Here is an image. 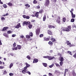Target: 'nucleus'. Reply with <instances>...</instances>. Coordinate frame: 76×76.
<instances>
[{
    "label": "nucleus",
    "instance_id": "nucleus-16",
    "mask_svg": "<svg viewBox=\"0 0 76 76\" xmlns=\"http://www.w3.org/2000/svg\"><path fill=\"white\" fill-rule=\"evenodd\" d=\"M35 16L37 17V18H38V16H39V12H37L35 13Z\"/></svg>",
    "mask_w": 76,
    "mask_h": 76
},
{
    "label": "nucleus",
    "instance_id": "nucleus-38",
    "mask_svg": "<svg viewBox=\"0 0 76 76\" xmlns=\"http://www.w3.org/2000/svg\"><path fill=\"white\" fill-rule=\"evenodd\" d=\"M33 3L34 4H36V3H37V1L35 0H34L33 1Z\"/></svg>",
    "mask_w": 76,
    "mask_h": 76
},
{
    "label": "nucleus",
    "instance_id": "nucleus-28",
    "mask_svg": "<svg viewBox=\"0 0 76 76\" xmlns=\"http://www.w3.org/2000/svg\"><path fill=\"white\" fill-rule=\"evenodd\" d=\"M12 50H18V48H17V47L15 48H12Z\"/></svg>",
    "mask_w": 76,
    "mask_h": 76
},
{
    "label": "nucleus",
    "instance_id": "nucleus-7",
    "mask_svg": "<svg viewBox=\"0 0 76 76\" xmlns=\"http://www.w3.org/2000/svg\"><path fill=\"white\" fill-rule=\"evenodd\" d=\"M23 24L24 25H29L30 24V22H27V21H24L23 22Z\"/></svg>",
    "mask_w": 76,
    "mask_h": 76
},
{
    "label": "nucleus",
    "instance_id": "nucleus-13",
    "mask_svg": "<svg viewBox=\"0 0 76 76\" xmlns=\"http://www.w3.org/2000/svg\"><path fill=\"white\" fill-rule=\"evenodd\" d=\"M8 28H9V27H4L3 28L2 31H5V30L7 29H8Z\"/></svg>",
    "mask_w": 76,
    "mask_h": 76
},
{
    "label": "nucleus",
    "instance_id": "nucleus-61",
    "mask_svg": "<svg viewBox=\"0 0 76 76\" xmlns=\"http://www.w3.org/2000/svg\"><path fill=\"white\" fill-rule=\"evenodd\" d=\"M67 1V0H62V1H64V2H65V1Z\"/></svg>",
    "mask_w": 76,
    "mask_h": 76
},
{
    "label": "nucleus",
    "instance_id": "nucleus-5",
    "mask_svg": "<svg viewBox=\"0 0 76 76\" xmlns=\"http://www.w3.org/2000/svg\"><path fill=\"white\" fill-rule=\"evenodd\" d=\"M20 27H21V26H20V23H19L15 27V28H17L18 29V28H19Z\"/></svg>",
    "mask_w": 76,
    "mask_h": 76
},
{
    "label": "nucleus",
    "instance_id": "nucleus-33",
    "mask_svg": "<svg viewBox=\"0 0 76 76\" xmlns=\"http://www.w3.org/2000/svg\"><path fill=\"white\" fill-rule=\"evenodd\" d=\"M51 39L52 40L53 42H55V41H56V39H55L51 38Z\"/></svg>",
    "mask_w": 76,
    "mask_h": 76
},
{
    "label": "nucleus",
    "instance_id": "nucleus-59",
    "mask_svg": "<svg viewBox=\"0 0 76 76\" xmlns=\"http://www.w3.org/2000/svg\"><path fill=\"white\" fill-rule=\"evenodd\" d=\"M23 16L24 18H26V16L25 15H23Z\"/></svg>",
    "mask_w": 76,
    "mask_h": 76
},
{
    "label": "nucleus",
    "instance_id": "nucleus-56",
    "mask_svg": "<svg viewBox=\"0 0 76 76\" xmlns=\"http://www.w3.org/2000/svg\"><path fill=\"white\" fill-rule=\"evenodd\" d=\"M75 15L74 14V15H72V18H75Z\"/></svg>",
    "mask_w": 76,
    "mask_h": 76
},
{
    "label": "nucleus",
    "instance_id": "nucleus-62",
    "mask_svg": "<svg viewBox=\"0 0 76 76\" xmlns=\"http://www.w3.org/2000/svg\"><path fill=\"white\" fill-rule=\"evenodd\" d=\"M70 12H71V15H73V12H72V11H70Z\"/></svg>",
    "mask_w": 76,
    "mask_h": 76
},
{
    "label": "nucleus",
    "instance_id": "nucleus-30",
    "mask_svg": "<svg viewBox=\"0 0 76 76\" xmlns=\"http://www.w3.org/2000/svg\"><path fill=\"white\" fill-rule=\"evenodd\" d=\"M26 38H28V39H29V38H30V36L29 35H26Z\"/></svg>",
    "mask_w": 76,
    "mask_h": 76
},
{
    "label": "nucleus",
    "instance_id": "nucleus-39",
    "mask_svg": "<svg viewBox=\"0 0 76 76\" xmlns=\"http://www.w3.org/2000/svg\"><path fill=\"white\" fill-rule=\"evenodd\" d=\"M48 75L49 76H53V74L51 73H49Z\"/></svg>",
    "mask_w": 76,
    "mask_h": 76
},
{
    "label": "nucleus",
    "instance_id": "nucleus-11",
    "mask_svg": "<svg viewBox=\"0 0 76 76\" xmlns=\"http://www.w3.org/2000/svg\"><path fill=\"white\" fill-rule=\"evenodd\" d=\"M3 35L4 37H6L7 38H9V36L7 35V34H6V33H5L3 34Z\"/></svg>",
    "mask_w": 76,
    "mask_h": 76
},
{
    "label": "nucleus",
    "instance_id": "nucleus-12",
    "mask_svg": "<svg viewBox=\"0 0 76 76\" xmlns=\"http://www.w3.org/2000/svg\"><path fill=\"white\" fill-rule=\"evenodd\" d=\"M59 60H60V61H61L62 62L64 60V59L63 58V57H61L59 58Z\"/></svg>",
    "mask_w": 76,
    "mask_h": 76
},
{
    "label": "nucleus",
    "instance_id": "nucleus-34",
    "mask_svg": "<svg viewBox=\"0 0 76 76\" xmlns=\"http://www.w3.org/2000/svg\"><path fill=\"white\" fill-rule=\"evenodd\" d=\"M71 22H75V19L73 18H72L71 20Z\"/></svg>",
    "mask_w": 76,
    "mask_h": 76
},
{
    "label": "nucleus",
    "instance_id": "nucleus-57",
    "mask_svg": "<svg viewBox=\"0 0 76 76\" xmlns=\"http://www.w3.org/2000/svg\"><path fill=\"white\" fill-rule=\"evenodd\" d=\"M68 72V69H66L65 70V72Z\"/></svg>",
    "mask_w": 76,
    "mask_h": 76
},
{
    "label": "nucleus",
    "instance_id": "nucleus-40",
    "mask_svg": "<svg viewBox=\"0 0 76 76\" xmlns=\"http://www.w3.org/2000/svg\"><path fill=\"white\" fill-rule=\"evenodd\" d=\"M1 20H5V18H4L2 16L1 17Z\"/></svg>",
    "mask_w": 76,
    "mask_h": 76
},
{
    "label": "nucleus",
    "instance_id": "nucleus-36",
    "mask_svg": "<svg viewBox=\"0 0 76 76\" xmlns=\"http://www.w3.org/2000/svg\"><path fill=\"white\" fill-rule=\"evenodd\" d=\"M3 7H4V8H7V5L6 4H4L3 5Z\"/></svg>",
    "mask_w": 76,
    "mask_h": 76
},
{
    "label": "nucleus",
    "instance_id": "nucleus-31",
    "mask_svg": "<svg viewBox=\"0 0 76 76\" xmlns=\"http://www.w3.org/2000/svg\"><path fill=\"white\" fill-rule=\"evenodd\" d=\"M32 25L30 24L28 25V28H29L30 29H31V28H32Z\"/></svg>",
    "mask_w": 76,
    "mask_h": 76
},
{
    "label": "nucleus",
    "instance_id": "nucleus-20",
    "mask_svg": "<svg viewBox=\"0 0 76 76\" xmlns=\"http://www.w3.org/2000/svg\"><path fill=\"white\" fill-rule=\"evenodd\" d=\"M13 66V63H11L10 64V69H11V68H12V67Z\"/></svg>",
    "mask_w": 76,
    "mask_h": 76
},
{
    "label": "nucleus",
    "instance_id": "nucleus-14",
    "mask_svg": "<svg viewBox=\"0 0 76 76\" xmlns=\"http://www.w3.org/2000/svg\"><path fill=\"white\" fill-rule=\"evenodd\" d=\"M48 33L49 35H52V32L50 30H48Z\"/></svg>",
    "mask_w": 76,
    "mask_h": 76
},
{
    "label": "nucleus",
    "instance_id": "nucleus-54",
    "mask_svg": "<svg viewBox=\"0 0 76 76\" xmlns=\"http://www.w3.org/2000/svg\"><path fill=\"white\" fill-rule=\"evenodd\" d=\"M58 70H55V73H56V74H57V73H58Z\"/></svg>",
    "mask_w": 76,
    "mask_h": 76
},
{
    "label": "nucleus",
    "instance_id": "nucleus-46",
    "mask_svg": "<svg viewBox=\"0 0 76 76\" xmlns=\"http://www.w3.org/2000/svg\"><path fill=\"white\" fill-rule=\"evenodd\" d=\"M14 74L13 73H10L9 74L10 76H13Z\"/></svg>",
    "mask_w": 76,
    "mask_h": 76
},
{
    "label": "nucleus",
    "instance_id": "nucleus-35",
    "mask_svg": "<svg viewBox=\"0 0 76 76\" xmlns=\"http://www.w3.org/2000/svg\"><path fill=\"white\" fill-rule=\"evenodd\" d=\"M26 72V70H24V69L22 71V72L23 73H25V72Z\"/></svg>",
    "mask_w": 76,
    "mask_h": 76
},
{
    "label": "nucleus",
    "instance_id": "nucleus-48",
    "mask_svg": "<svg viewBox=\"0 0 76 76\" xmlns=\"http://www.w3.org/2000/svg\"><path fill=\"white\" fill-rule=\"evenodd\" d=\"M13 46L14 47H16V43L15 42L13 44Z\"/></svg>",
    "mask_w": 76,
    "mask_h": 76
},
{
    "label": "nucleus",
    "instance_id": "nucleus-9",
    "mask_svg": "<svg viewBox=\"0 0 76 76\" xmlns=\"http://www.w3.org/2000/svg\"><path fill=\"white\" fill-rule=\"evenodd\" d=\"M49 38H47L45 37L44 38L43 40L44 41H49Z\"/></svg>",
    "mask_w": 76,
    "mask_h": 76
},
{
    "label": "nucleus",
    "instance_id": "nucleus-32",
    "mask_svg": "<svg viewBox=\"0 0 76 76\" xmlns=\"http://www.w3.org/2000/svg\"><path fill=\"white\" fill-rule=\"evenodd\" d=\"M48 44L49 45H53V42H51L50 41L49 42H48Z\"/></svg>",
    "mask_w": 76,
    "mask_h": 76
},
{
    "label": "nucleus",
    "instance_id": "nucleus-64",
    "mask_svg": "<svg viewBox=\"0 0 76 76\" xmlns=\"http://www.w3.org/2000/svg\"><path fill=\"white\" fill-rule=\"evenodd\" d=\"M10 55H11V56H14V55L12 53H10Z\"/></svg>",
    "mask_w": 76,
    "mask_h": 76
},
{
    "label": "nucleus",
    "instance_id": "nucleus-44",
    "mask_svg": "<svg viewBox=\"0 0 76 76\" xmlns=\"http://www.w3.org/2000/svg\"><path fill=\"white\" fill-rule=\"evenodd\" d=\"M63 61H61V62H60V66H62V64H63Z\"/></svg>",
    "mask_w": 76,
    "mask_h": 76
},
{
    "label": "nucleus",
    "instance_id": "nucleus-49",
    "mask_svg": "<svg viewBox=\"0 0 76 76\" xmlns=\"http://www.w3.org/2000/svg\"><path fill=\"white\" fill-rule=\"evenodd\" d=\"M27 68H28V67H27L26 66L24 68V70H26Z\"/></svg>",
    "mask_w": 76,
    "mask_h": 76
},
{
    "label": "nucleus",
    "instance_id": "nucleus-6",
    "mask_svg": "<svg viewBox=\"0 0 76 76\" xmlns=\"http://www.w3.org/2000/svg\"><path fill=\"white\" fill-rule=\"evenodd\" d=\"M63 31H66V32H69L70 31V30L67 28H63Z\"/></svg>",
    "mask_w": 76,
    "mask_h": 76
},
{
    "label": "nucleus",
    "instance_id": "nucleus-15",
    "mask_svg": "<svg viewBox=\"0 0 76 76\" xmlns=\"http://www.w3.org/2000/svg\"><path fill=\"white\" fill-rule=\"evenodd\" d=\"M49 28L50 29L51 28H55V27H54V26H53L52 25H50L49 26Z\"/></svg>",
    "mask_w": 76,
    "mask_h": 76
},
{
    "label": "nucleus",
    "instance_id": "nucleus-22",
    "mask_svg": "<svg viewBox=\"0 0 76 76\" xmlns=\"http://www.w3.org/2000/svg\"><path fill=\"white\" fill-rule=\"evenodd\" d=\"M54 64H52L51 65L49 66V67L50 68H52L54 66Z\"/></svg>",
    "mask_w": 76,
    "mask_h": 76
},
{
    "label": "nucleus",
    "instance_id": "nucleus-51",
    "mask_svg": "<svg viewBox=\"0 0 76 76\" xmlns=\"http://www.w3.org/2000/svg\"><path fill=\"white\" fill-rule=\"evenodd\" d=\"M43 12V10H40V11H39V13H42V12Z\"/></svg>",
    "mask_w": 76,
    "mask_h": 76
},
{
    "label": "nucleus",
    "instance_id": "nucleus-37",
    "mask_svg": "<svg viewBox=\"0 0 76 76\" xmlns=\"http://www.w3.org/2000/svg\"><path fill=\"white\" fill-rule=\"evenodd\" d=\"M72 27L73 28H76V25L75 24H72Z\"/></svg>",
    "mask_w": 76,
    "mask_h": 76
},
{
    "label": "nucleus",
    "instance_id": "nucleus-10",
    "mask_svg": "<svg viewBox=\"0 0 76 76\" xmlns=\"http://www.w3.org/2000/svg\"><path fill=\"white\" fill-rule=\"evenodd\" d=\"M66 43L67 45H71V43L69 41H66Z\"/></svg>",
    "mask_w": 76,
    "mask_h": 76
},
{
    "label": "nucleus",
    "instance_id": "nucleus-21",
    "mask_svg": "<svg viewBox=\"0 0 76 76\" xmlns=\"http://www.w3.org/2000/svg\"><path fill=\"white\" fill-rule=\"evenodd\" d=\"M43 65L44 67H47V64L45 63H43Z\"/></svg>",
    "mask_w": 76,
    "mask_h": 76
},
{
    "label": "nucleus",
    "instance_id": "nucleus-63",
    "mask_svg": "<svg viewBox=\"0 0 76 76\" xmlns=\"http://www.w3.org/2000/svg\"><path fill=\"white\" fill-rule=\"evenodd\" d=\"M69 54L71 55V56H72V52H69Z\"/></svg>",
    "mask_w": 76,
    "mask_h": 76
},
{
    "label": "nucleus",
    "instance_id": "nucleus-24",
    "mask_svg": "<svg viewBox=\"0 0 76 76\" xmlns=\"http://www.w3.org/2000/svg\"><path fill=\"white\" fill-rule=\"evenodd\" d=\"M25 6L26 7H30V5L29 4H27L25 5Z\"/></svg>",
    "mask_w": 76,
    "mask_h": 76
},
{
    "label": "nucleus",
    "instance_id": "nucleus-26",
    "mask_svg": "<svg viewBox=\"0 0 76 76\" xmlns=\"http://www.w3.org/2000/svg\"><path fill=\"white\" fill-rule=\"evenodd\" d=\"M27 58H28V60H31V57L29 56H28L26 57Z\"/></svg>",
    "mask_w": 76,
    "mask_h": 76
},
{
    "label": "nucleus",
    "instance_id": "nucleus-29",
    "mask_svg": "<svg viewBox=\"0 0 76 76\" xmlns=\"http://www.w3.org/2000/svg\"><path fill=\"white\" fill-rule=\"evenodd\" d=\"M55 64L56 66H57V67H60V65L58 64V63H55Z\"/></svg>",
    "mask_w": 76,
    "mask_h": 76
},
{
    "label": "nucleus",
    "instance_id": "nucleus-4",
    "mask_svg": "<svg viewBox=\"0 0 76 76\" xmlns=\"http://www.w3.org/2000/svg\"><path fill=\"white\" fill-rule=\"evenodd\" d=\"M49 4H50V1L49 0H46V2L45 3V5L48 7Z\"/></svg>",
    "mask_w": 76,
    "mask_h": 76
},
{
    "label": "nucleus",
    "instance_id": "nucleus-55",
    "mask_svg": "<svg viewBox=\"0 0 76 76\" xmlns=\"http://www.w3.org/2000/svg\"><path fill=\"white\" fill-rule=\"evenodd\" d=\"M26 19H29L30 18L29 16H26Z\"/></svg>",
    "mask_w": 76,
    "mask_h": 76
},
{
    "label": "nucleus",
    "instance_id": "nucleus-60",
    "mask_svg": "<svg viewBox=\"0 0 76 76\" xmlns=\"http://www.w3.org/2000/svg\"><path fill=\"white\" fill-rule=\"evenodd\" d=\"M20 38H24V36H21L20 37Z\"/></svg>",
    "mask_w": 76,
    "mask_h": 76
},
{
    "label": "nucleus",
    "instance_id": "nucleus-1",
    "mask_svg": "<svg viewBox=\"0 0 76 76\" xmlns=\"http://www.w3.org/2000/svg\"><path fill=\"white\" fill-rule=\"evenodd\" d=\"M43 58H48L49 60H51L54 58H55L54 57H51V56H44L43 57Z\"/></svg>",
    "mask_w": 76,
    "mask_h": 76
},
{
    "label": "nucleus",
    "instance_id": "nucleus-45",
    "mask_svg": "<svg viewBox=\"0 0 76 76\" xmlns=\"http://www.w3.org/2000/svg\"><path fill=\"white\" fill-rule=\"evenodd\" d=\"M36 9H40V6L39 5L37 6L36 7Z\"/></svg>",
    "mask_w": 76,
    "mask_h": 76
},
{
    "label": "nucleus",
    "instance_id": "nucleus-25",
    "mask_svg": "<svg viewBox=\"0 0 76 76\" xmlns=\"http://www.w3.org/2000/svg\"><path fill=\"white\" fill-rule=\"evenodd\" d=\"M8 5L10 6H11L12 5V4L10 2H9L7 4Z\"/></svg>",
    "mask_w": 76,
    "mask_h": 76
},
{
    "label": "nucleus",
    "instance_id": "nucleus-53",
    "mask_svg": "<svg viewBox=\"0 0 76 76\" xmlns=\"http://www.w3.org/2000/svg\"><path fill=\"white\" fill-rule=\"evenodd\" d=\"M26 73H28V74H29V75H31V72H29V71H27L26 72Z\"/></svg>",
    "mask_w": 76,
    "mask_h": 76
},
{
    "label": "nucleus",
    "instance_id": "nucleus-17",
    "mask_svg": "<svg viewBox=\"0 0 76 76\" xmlns=\"http://www.w3.org/2000/svg\"><path fill=\"white\" fill-rule=\"evenodd\" d=\"M17 48L18 49V50H20V49H21V46L20 45H18L17 46Z\"/></svg>",
    "mask_w": 76,
    "mask_h": 76
},
{
    "label": "nucleus",
    "instance_id": "nucleus-41",
    "mask_svg": "<svg viewBox=\"0 0 76 76\" xmlns=\"http://www.w3.org/2000/svg\"><path fill=\"white\" fill-rule=\"evenodd\" d=\"M4 75H6V74L7 73V72L6 70L4 71Z\"/></svg>",
    "mask_w": 76,
    "mask_h": 76
},
{
    "label": "nucleus",
    "instance_id": "nucleus-19",
    "mask_svg": "<svg viewBox=\"0 0 76 76\" xmlns=\"http://www.w3.org/2000/svg\"><path fill=\"white\" fill-rule=\"evenodd\" d=\"M45 20H46V16L44 15L43 17V21H45Z\"/></svg>",
    "mask_w": 76,
    "mask_h": 76
},
{
    "label": "nucleus",
    "instance_id": "nucleus-42",
    "mask_svg": "<svg viewBox=\"0 0 76 76\" xmlns=\"http://www.w3.org/2000/svg\"><path fill=\"white\" fill-rule=\"evenodd\" d=\"M29 35L31 36V37H32V36H33V34H32V33L31 32L30 33Z\"/></svg>",
    "mask_w": 76,
    "mask_h": 76
},
{
    "label": "nucleus",
    "instance_id": "nucleus-47",
    "mask_svg": "<svg viewBox=\"0 0 76 76\" xmlns=\"http://www.w3.org/2000/svg\"><path fill=\"white\" fill-rule=\"evenodd\" d=\"M68 28L70 30V29H71V26H68Z\"/></svg>",
    "mask_w": 76,
    "mask_h": 76
},
{
    "label": "nucleus",
    "instance_id": "nucleus-50",
    "mask_svg": "<svg viewBox=\"0 0 76 76\" xmlns=\"http://www.w3.org/2000/svg\"><path fill=\"white\" fill-rule=\"evenodd\" d=\"M4 66H0V69H4Z\"/></svg>",
    "mask_w": 76,
    "mask_h": 76
},
{
    "label": "nucleus",
    "instance_id": "nucleus-3",
    "mask_svg": "<svg viewBox=\"0 0 76 76\" xmlns=\"http://www.w3.org/2000/svg\"><path fill=\"white\" fill-rule=\"evenodd\" d=\"M36 35H39L40 33V29L39 28H37L36 30Z\"/></svg>",
    "mask_w": 76,
    "mask_h": 76
},
{
    "label": "nucleus",
    "instance_id": "nucleus-2",
    "mask_svg": "<svg viewBox=\"0 0 76 76\" xmlns=\"http://www.w3.org/2000/svg\"><path fill=\"white\" fill-rule=\"evenodd\" d=\"M60 16H58L57 17V19H56V22L57 23H60Z\"/></svg>",
    "mask_w": 76,
    "mask_h": 76
},
{
    "label": "nucleus",
    "instance_id": "nucleus-8",
    "mask_svg": "<svg viewBox=\"0 0 76 76\" xmlns=\"http://www.w3.org/2000/svg\"><path fill=\"white\" fill-rule=\"evenodd\" d=\"M38 61V60L37 59H34V60L33 63H37Z\"/></svg>",
    "mask_w": 76,
    "mask_h": 76
},
{
    "label": "nucleus",
    "instance_id": "nucleus-27",
    "mask_svg": "<svg viewBox=\"0 0 76 76\" xmlns=\"http://www.w3.org/2000/svg\"><path fill=\"white\" fill-rule=\"evenodd\" d=\"M26 67H29V66H30V65L29 64H28V63H26Z\"/></svg>",
    "mask_w": 76,
    "mask_h": 76
},
{
    "label": "nucleus",
    "instance_id": "nucleus-52",
    "mask_svg": "<svg viewBox=\"0 0 76 76\" xmlns=\"http://www.w3.org/2000/svg\"><path fill=\"white\" fill-rule=\"evenodd\" d=\"M43 37V34H41L40 35L39 37L40 38H42V37Z\"/></svg>",
    "mask_w": 76,
    "mask_h": 76
},
{
    "label": "nucleus",
    "instance_id": "nucleus-58",
    "mask_svg": "<svg viewBox=\"0 0 76 76\" xmlns=\"http://www.w3.org/2000/svg\"><path fill=\"white\" fill-rule=\"evenodd\" d=\"M16 34H13L12 35V37H16Z\"/></svg>",
    "mask_w": 76,
    "mask_h": 76
},
{
    "label": "nucleus",
    "instance_id": "nucleus-43",
    "mask_svg": "<svg viewBox=\"0 0 76 76\" xmlns=\"http://www.w3.org/2000/svg\"><path fill=\"white\" fill-rule=\"evenodd\" d=\"M63 21L64 22H66V18H63Z\"/></svg>",
    "mask_w": 76,
    "mask_h": 76
},
{
    "label": "nucleus",
    "instance_id": "nucleus-23",
    "mask_svg": "<svg viewBox=\"0 0 76 76\" xmlns=\"http://www.w3.org/2000/svg\"><path fill=\"white\" fill-rule=\"evenodd\" d=\"M13 32L12 31H8L7 32V34H11Z\"/></svg>",
    "mask_w": 76,
    "mask_h": 76
},
{
    "label": "nucleus",
    "instance_id": "nucleus-18",
    "mask_svg": "<svg viewBox=\"0 0 76 76\" xmlns=\"http://www.w3.org/2000/svg\"><path fill=\"white\" fill-rule=\"evenodd\" d=\"M72 75H73V76H76V73H75V72L74 71H72Z\"/></svg>",
    "mask_w": 76,
    "mask_h": 76
}]
</instances>
